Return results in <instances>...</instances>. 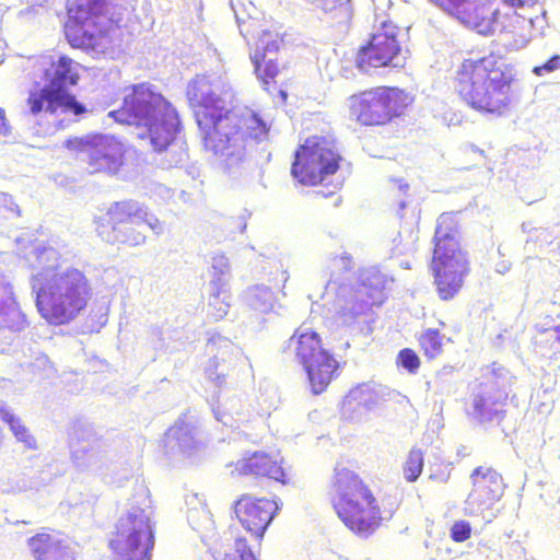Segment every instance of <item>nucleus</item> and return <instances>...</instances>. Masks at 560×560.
Wrapping results in <instances>:
<instances>
[{
  "instance_id": "obj_1",
  "label": "nucleus",
  "mask_w": 560,
  "mask_h": 560,
  "mask_svg": "<svg viewBox=\"0 0 560 560\" xmlns=\"http://www.w3.org/2000/svg\"><path fill=\"white\" fill-rule=\"evenodd\" d=\"M234 97L229 81L219 75H197L187 86V98L194 107L205 149L217 156L232 177L242 175L249 166L250 143L265 141L269 131L253 110H232Z\"/></svg>"
},
{
  "instance_id": "obj_2",
  "label": "nucleus",
  "mask_w": 560,
  "mask_h": 560,
  "mask_svg": "<svg viewBox=\"0 0 560 560\" xmlns=\"http://www.w3.org/2000/svg\"><path fill=\"white\" fill-rule=\"evenodd\" d=\"M60 254L51 246L35 245L27 254L34 271L30 283L40 316L51 325H65L85 310L91 298L86 276L78 268L62 267Z\"/></svg>"
},
{
  "instance_id": "obj_3",
  "label": "nucleus",
  "mask_w": 560,
  "mask_h": 560,
  "mask_svg": "<svg viewBox=\"0 0 560 560\" xmlns=\"http://www.w3.org/2000/svg\"><path fill=\"white\" fill-rule=\"evenodd\" d=\"M108 115L117 122L135 126L139 139L147 140L153 151L164 154L161 160L164 167H177L187 160V150L177 137L178 114L151 84L125 88L121 106Z\"/></svg>"
},
{
  "instance_id": "obj_4",
  "label": "nucleus",
  "mask_w": 560,
  "mask_h": 560,
  "mask_svg": "<svg viewBox=\"0 0 560 560\" xmlns=\"http://www.w3.org/2000/svg\"><path fill=\"white\" fill-rule=\"evenodd\" d=\"M513 74L495 56L463 61L456 78V91L472 108L502 115L512 100Z\"/></svg>"
},
{
  "instance_id": "obj_5",
  "label": "nucleus",
  "mask_w": 560,
  "mask_h": 560,
  "mask_svg": "<svg viewBox=\"0 0 560 560\" xmlns=\"http://www.w3.org/2000/svg\"><path fill=\"white\" fill-rule=\"evenodd\" d=\"M78 63L72 59L60 56L57 61L51 56H42L35 66L34 75L40 77L44 81H35L38 92H31L28 104L32 114L36 115L45 109L47 113L56 114L72 113L79 116L86 112L85 106L67 92L69 85H75L79 80Z\"/></svg>"
},
{
  "instance_id": "obj_6",
  "label": "nucleus",
  "mask_w": 560,
  "mask_h": 560,
  "mask_svg": "<svg viewBox=\"0 0 560 560\" xmlns=\"http://www.w3.org/2000/svg\"><path fill=\"white\" fill-rule=\"evenodd\" d=\"M153 509L149 490L140 486L128 502L109 540L114 560H151L154 547Z\"/></svg>"
},
{
  "instance_id": "obj_7",
  "label": "nucleus",
  "mask_w": 560,
  "mask_h": 560,
  "mask_svg": "<svg viewBox=\"0 0 560 560\" xmlns=\"http://www.w3.org/2000/svg\"><path fill=\"white\" fill-rule=\"evenodd\" d=\"M331 503L343 524L361 536H368L378 525L380 506L362 479L346 467H336Z\"/></svg>"
},
{
  "instance_id": "obj_8",
  "label": "nucleus",
  "mask_w": 560,
  "mask_h": 560,
  "mask_svg": "<svg viewBox=\"0 0 560 560\" xmlns=\"http://www.w3.org/2000/svg\"><path fill=\"white\" fill-rule=\"evenodd\" d=\"M433 242L434 282L439 296L450 300L458 293L469 272L467 254L459 246L457 221L453 214L439 217Z\"/></svg>"
},
{
  "instance_id": "obj_9",
  "label": "nucleus",
  "mask_w": 560,
  "mask_h": 560,
  "mask_svg": "<svg viewBox=\"0 0 560 560\" xmlns=\"http://www.w3.org/2000/svg\"><path fill=\"white\" fill-rule=\"evenodd\" d=\"M69 22L66 37L74 48L85 50L93 57L108 47L106 32L112 23L106 0H68Z\"/></svg>"
},
{
  "instance_id": "obj_10",
  "label": "nucleus",
  "mask_w": 560,
  "mask_h": 560,
  "mask_svg": "<svg viewBox=\"0 0 560 560\" xmlns=\"http://www.w3.org/2000/svg\"><path fill=\"white\" fill-rule=\"evenodd\" d=\"M284 351H292L303 366L313 394L323 393L335 376L338 362L320 345L315 331L296 330L287 341Z\"/></svg>"
},
{
  "instance_id": "obj_11",
  "label": "nucleus",
  "mask_w": 560,
  "mask_h": 560,
  "mask_svg": "<svg viewBox=\"0 0 560 560\" xmlns=\"http://www.w3.org/2000/svg\"><path fill=\"white\" fill-rule=\"evenodd\" d=\"M340 159L331 140L312 137L295 152L291 174L304 185H316L336 173Z\"/></svg>"
},
{
  "instance_id": "obj_12",
  "label": "nucleus",
  "mask_w": 560,
  "mask_h": 560,
  "mask_svg": "<svg viewBox=\"0 0 560 560\" xmlns=\"http://www.w3.org/2000/svg\"><path fill=\"white\" fill-rule=\"evenodd\" d=\"M407 93L395 88L381 86L349 98L351 115L363 125H382L399 116L409 105Z\"/></svg>"
},
{
  "instance_id": "obj_13",
  "label": "nucleus",
  "mask_w": 560,
  "mask_h": 560,
  "mask_svg": "<svg viewBox=\"0 0 560 560\" xmlns=\"http://www.w3.org/2000/svg\"><path fill=\"white\" fill-rule=\"evenodd\" d=\"M508 371L493 368L472 387L467 413L479 423L499 424L505 416Z\"/></svg>"
},
{
  "instance_id": "obj_14",
  "label": "nucleus",
  "mask_w": 560,
  "mask_h": 560,
  "mask_svg": "<svg viewBox=\"0 0 560 560\" xmlns=\"http://www.w3.org/2000/svg\"><path fill=\"white\" fill-rule=\"evenodd\" d=\"M386 283L383 273L368 269L361 273L360 284L355 289L341 285L337 292V308L343 323L349 324L373 306H380L385 299Z\"/></svg>"
},
{
  "instance_id": "obj_15",
  "label": "nucleus",
  "mask_w": 560,
  "mask_h": 560,
  "mask_svg": "<svg viewBox=\"0 0 560 560\" xmlns=\"http://www.w3.org/2000/svg\"><path fill=\"white\" fill-rule=\"evenodd\" d=\"M404 33L392 22H385L382 30L374 33L369 44L357 56L358 68L368 72L370 68L400 67L405 60L400 39Z\"/></svg>"
},
{
  "instance_id": "obj_16",
  "label": "nucleus",
  "mask_w": 560,
  "mask_h": 560,
  "mask_svg": "<svg viewBox=\"0 0 560 560\" xmlns=\"http://www.w3.org/2000/svg\"><path fill=\"white\" fill-rule=\"evenodd\" d=\"M108 443L91 423L78 422L71 435V458L80 470L102 472L107 464Z\"/></svg>"
},
{
  "instance_id": "obj_17",
  "label": "nucleus",
  "mask_w": 560,
  "mask_h": 560,
  "mask_svg": "<svg viewBox=\"0 0 560 560\" xmlns=\"http://www.w3.org/2000/svg\"><path fill=\"white\" fill-rule=\"evenodd\" d=\"M78 142L80 159L86 162L90 173L116 174L121 167L125 145L114 136L94 135Z\"/></svg>"
},
{
  "instance_id": "obj_18",
  "label": "nucleus",
  "mask_w": 560,
  "mask_h": 560,
  "mask_svg": "<svg viewBox=\"0 0 560 560\" xmlns=\"http://www.w3.org/2000/svg\"><path fill=\"white\" fill-rule=\"evenodd\" d=\"M472 489L465 501L467 515H479L491 509L503 495L505 483L501 474L491 467H477L470 475Z\"/></svg>"
},
{
  "instance_id": "obj_19",
  "label": "nucleus",
  "mask_w": 560,
  "mask_h": 560,
  "mask_svg": "<svg viewBox=\"0 0 560 560\" xmlns=\"http://www.w3.org/2000/svg\"><path fill=\"white\" fill-rule=\"evenodd\" d=\"M30 326L26 315L18 303L13 287L0 273V353H5L22 331Z\"/></svg>"
},
{
  "instance_id": "obj_20",
  "label": "nucleus",
  "mask_w": 560,
  "mask_h": 560,
  "mask_svg": "<svg viewBox=\"0 0 560 560\" xmlns=\"http://www.w3.org/2000/svg\"><path fill=\"white\" fill-rule=\"evenodd\" d=\"M206 351L210 359L205 368V373L217 387H221L225 383V376L230 370L244 361L241 349L221 335H213L209 338Z\"/></svg>"
},
{
  "instance_id": "obj_21",
  "label": "nucleus",
  "mask_w": 560,
  "mask_h": 560,
  "mask_svg": "<svg viewBox=\"0 0 560 560\" xmlns=\"http://www.w3.org/2000/svg\"><path fill=\"white\" fill-rule=\"evenodd\" d=\"M281 502L243 495L234 505V512L243 527L256 538H262Z\"/></svg>"
},
{
  "instance_id": "obj_22",
  "label": "nucleus",
  "mask_w": 560,
  "mask_h": 560,
  "mask_svg": "<svg viewBox=\"0 0 560 560\" xmlns=\"http://www.w3.org/2000/svg\"><path fill=\"white\" fill-rule=\"evenodd\" d=\"M165 447L172 454L183 453L190 455L201 444L199 428L194 417H180L165 433Z\"/></svg>"
},
{
  "instance_id": "obj_23",
  "label": "nucleus",
  "mask_w": 560,
  "mask_h": 560,
  "mask_svg": "<svg viewBox=\"0 0 560 560\" xmlns=\"http://www.w3.org/2000/svg\"><path fill=\"white\" fill-rule=\"evenodd\" d=\"M380 401L377 390L369 385L362 384L351 389L343 400V416L352 421H359L363 417V411L374 409Z\"/></svg>"
},
{
  "instance_id": "obj_24",
  "label": "nucleus",
  "mask_w": 560,
  "mask_h": 560,
  "mask_svg": "<svg viewBox=\"0 0 560 560\" xmlns=\"http://www.w3.org/2000/svg\"><path fill=\"white\" fill-rule=\"evenodd\" d=\"M235 470L240 475L265 476L281 483H285L283 468L272 460L267 454L255 452L249 457H244L235 464Z\"/></svg>"
},
{
  "instance_id": "obj_25",
  "label": "nucleus",
  "mask_w": 560,
  "mask_h": 560,
  "mask_svg": "<svg viewBox=\"0 0 560 560\" xmlns=\"http://www.w3.org/2000/svg\"><path fill=\"white\" fill-rule=\"evenodd\" d=\"M28 546L36 560H74L72 550L49 534L42 533L30 538Z\"/></svg>"
},
{
  "instance_id": "obj_26",
  "label": "nucleus",
  "mask_w": 560,
  "mask_h": 560,
  "mask_svg": "<svg viewBox=\"0 0 560 560\" xmlns=\"http://www.w3.org/2000/svg\"><path fill=\"white\" fill-rule=\"evenodd\" d=\"M210 405L215 420L225 427L238 425L249 419V407L237 395L226 396L223 401H210Z\"/></svg>"
},
{
  "instance_id": "obj_27",
  "label": "nucleus",
  "mask_w": 560,
  "mask_h": 560,
  "mask_svg": "<svg viewBox=\"0 0 560 560\" xmlns=\"http://www.w3.org/2000/svg\"><path fill=\"white\" fill-rule=\"evenodd\" d=\"M112 225L140 224V218L145 215V206L138 200L127 199L113 202L106 212Z\"/></svg>"
},
{
  "instance_id": "obj_28",
  "label": "nucleus",
  "mask_w": 560,
  "mask_h": 560,
  "mask_svg": "<svg viewBox=\"0 0 560 560\" xmlns=\"http://www.w3.org/2000/svg\"><path fill=\"white\" fill-rule=\"evenodd\" d=\"M51 474L47 470L23 471L10 478L8 482H1L0 490L7 493H18L28 490H38L48 485Z\"/></svg>"
},
{
  "instance_id": "obj_29",
  "label": "nucleus",
  "mask_w": 560,
  "mask_h": 560,
  "mask_svg": "<svg viewBox=\"0 0 560 560\" xmlns=\"http://www.w3.org/2000/svg\"><path fill=\"white\" fill-rule=\"evenodd\" d=\"M214 558L222 560H256L246 539L234 535L232 530L224 533L220 547L214 550Z\"/></svg>"
},
{
  "instance_id": "obj_30",
  "label": "nucleus",
  "mask_w": 560,
  "mask_h": 560,
  "mask_svg": "<svg viewBox=\"0 0 560 560\" xmlns=\"http://www.w3.org/2000/svg\"><path fill=\"white\" fill-rule=\"evenodd\" d=\"M229 285L219 280L209 282L208 312L215 319H222L230 310Z\"/></svg>"
},
{
  "instance_id": "obj_31",
  "label": "nucleus",
  "mask_w": 560,
  "mask_h": 560,
  "mask_svg": "<svg viewBox=\"0 0 560 560\" xmlns=\"http://www.w3.org/2000/svg\"><path fill=\"white\" fill-rule=\"evenodd\" d=\"M244 301L250 308L267 314L273 310L276 298L269 287L257 284L245 291Z\"/></svg>"
},
{
  "instance_id": "obj_32",
  "label": "nucleus",
  "mask_w": 560,
  "mask_h": 560,
  "mask_svg": "<svg viewBox=\"0 0 560 560\" xmlns=\"http://www.w3.org/2000/svg\"><path fill=\"white\" fill-rule=\"evenodd\" d=\"M138 224H120L112 228V233L106 237L109 243H120L129 246H141L145 243L147 236L137 229Z\"/></svg>"
},
{
  "instance_id": "obj_33",
  "label": "nucleus",
  "mask_w": 560,
  "mask_h": 560,
  "mask_svg": "<svg viewBox=\"0 0 560 560\" xmlns=\"http://www.w3.org/2000/svg\"><path fill=\"white\" fill-rule=\"evenodd\" d=\"M282 43L281 39H279L277 34H273L270 31H262L257 44H256V50L250 56L252 62L255 67V70L259 73V61L265 60L268 57H271L275 55L280 47V44Z\"/></svg>"
},
{
  "instance_id": "obj_34",
  "label": "nucleus",
  "mask_w": 560,
  "mask_h": 560,
  "mask_svg": "<svg viewBox=\"0 0 560 560\" xmlns=\"http://www.w3.org/2000/svg\"><path fill=\"white\" fill-rule=\"evenodd\" d=\"M316 8L326 13H330L334 18L342 21L349 20L352 14L351 0H307Z\"/></svg>"
},
{
  "instance_id": "obj_35",
  "label": "nucleus",
  "mask_w": 560,
  "mask_h": 560,
  "mask_svg": "<svg viewBox=\"0 0 560 560\" xmlns=\"http://www.w3.org/2000/svg\"><path fill=\"white\" fill-rule=\"evenodd\" d=\"M423 463L424 459L422 452L419 448H412L402 467L404 478L408 482L416 481L422 472Z\"/></svg>"
},
{
  "instance_id": "obj_36",
  "label": "nucleus",
  "mask_w": 560,
  "mask_h": 560,
  "mask_svg": "<svg viewBox=\"0 0 560 560\" xmlns=\"http://www.w3.org/2000/svg\"><path fill=\"white\" fill-rule=\"evenodd\" d=\"M442 339L443 336L438 331L433 329L427 330L424 334L421 335L419 342L421 348L424 351V354L429 359H434L438 357L442 351Z\"/></svg>"
},
{
  "instance_id": "obj_37",
  "label": "nucleus",
  "mask_w": 560,
  "mask_h": 560,
  "mask_svg": "<svg viewBox=\"0 0 560 560\" xmlns=\"http://www.w3.org/2000/svg\"><path fill=\"white\" fill-rule=\"evenodd\" d=\"M12 434L16 439L18 442L22 443L24 447L28 450H36L37 448V441L34 438V435L31 433L30 429L25 427V424L22 422L20 418L14 420L9 425Z\"/></svg>"
},
{
  "instance_id": "obj_38",
  "label": "nucleus",
  "mask_w": 560,
  "mask_h": 560,
  "mask_svg": "<svg viewBox=\"0 0 560 560\" xmlns=\"http://www.w3.org/2000/svg\"><path fill=\"white\" fill-rule=\"evenodd\" d=\"M212 278L210 281L219 280L222 284L229 285L230 262L224 255H214L211 262Z\"/></svg>"
},
{
  "instance_id": "obj_39",
  "label": "nucleus",
  "mask_w": 560,
  "mask_h": 560,
  "mask_svg": "<svg viewBox=\"0 0 560 560\" xmlns=\"http://www.w3.org/2000/svg\"><path fill=\"white\" fill-rule=\"evenodd\" d=\"M257 79L264 84L266 88L270 81L275 79L278 74V65L272 59V57H268L265 60L259 61V73L254 69Z\"/></svg>"
},
{
  "instance_id": "obj_40",
  "label": "nucleus",
  "mask_w": 560,
  "mask_h": 560,
  "mask_svg": "<svg viewBox=\"0 0 560 560\" xmlns=\"http://www.w3.org/2000/svg\"><path fill=\"white\" fill-rule=\"evenodd\" d=\"M397 364L406 369L409 373H415L419 368L420 360L413 350L406 348L399 351Z\"/></svg>"
},
{
  "instance_id": "obj_41",
  "label": "nucleus",
  "mask_w": 560,
  "mask_h": 560,
  "mask_svg": "<svg viewBox=\"0 0 560 560\" xmlns=\"http://www.w3.org/2000/svg\"><path fill=\"white\" fill-rule=\"evenodd\" d=\"M230 5L234 12L238 26H241V23L245 22V20L252 15V11L255 9L253 2L247 0H230Z\"/></svg>"
},
{
  "instance_id": "obj_42",
  "label": "nucleus",
  "mask_w": 560,
  "mask_h": 560,
  "mask_svg": "<svg viewBox=\"0 0 560 560\" xmlns=\"http://www.w3.org/2000/svg\"><path fill=\"white\" fill-rule=\"evenodd\" d=\"M522 229L524 232H528L530 235L526 243L528 244L530 241L539 242L541 245H548L551 244L555 240V235L551 231L545 228H537V229H527V224L523 223Z\"/></svg>"
},
{
  "instance_id": "obj_43",
  "label": "nucleus",
  "mask_w": 560,
  "mask_h": 560,
  "mask_svg": "<svg viewBox=\"0 0 560 560\" xmlns=\"http://www.w3.org/2000/svg\"><path fill=\"white\" fill-rule=\"evenodd\" d=\"M28 369L32 373L39 375H49L54 370L49 358L44 353L36 354L34 360L31 363H28Z\"/></svg>"
},
{
  "instance_id": "obj_44",
  "label": "nucleus",
  "mask_w": 560,
  "mask_h": 560,
  "mask_svg": "<svg viewBox=\"0 0 560 560\" xmlns=\"http://www.w3.org/2000/svg\"><path fill=\"white\" fill-rule=\"evenodd\" d=\"M470 535L471 526L467 521H456L450 529V536L456 542L466 541Z\"/></svg>"
},
{
  "instance_id": "obj_45",
  "label": "nucleus",
  "mask_w": 560,
  "mask_h": 560,
  "mask_svg": "<svg viewBox=\"0 0 560 560\" xmlns=\"http://www.w3.org/2000/svg\"><path fill=\"white\" fill-rule=\"evenodd\" d=\"M140 223H145L156 235H161L164 232V223L150 213L147 207L145 215L140 218Z\"/></svg>"
},
{
  "instance_id": "obj_46",
  "label": "nucleus",
  "mask_w": 560,
  "mask_h": 560,
  "mask_svg": "<svg viewBox=\"0 0 560 560\" xmlns=\"http://www.w3.org/2000/svg\"><path fill=\"white\" fill-rule=\"evenodd\" d=\"M558 69H560V56L555 55L544 65L535 67L533 72L537 75H544Z\"/></svg>"
},
{
  "instance_id": "obj_47",
  "label": "nucleus",
  "mask_w": 560,
  "mask_h": 560,
  "mask_svg": "<svg viewBox=\"0 0 560 560\" xmlns=\"http://www.w3.org/2000/svg\"><path fill=\"white\" fill-rule=\"evenodd\" d=\"M18 418L11 407L4 400L0 399V419L10 425Z\"/></svg>"
},
{
  "instance_id": "obj_48",
  "label": "nucleus",
  "mask_w": 560,
  "mask_h": 560,
  "mask_svg": "<svg viewBox=\"0 0 560 560\" xmlns=\"http://www.w3.org/2000/svg\"><path fill=\"white\" fill-rule=\"evenodd\" d=\"M3 207L11 212L19 213V207L12 201V197L8 194L0 192V208Z\"/></svg>"
},
{
  "instance_id": "obj_49",
  "label": "nucleus",
  "mask_w": 560,
  "mask_h": 560,
  "mask_svg": "<svg viewBox=\"0 0 560 560\" xmlns=\"http://www.w3.org/2000/svg\"><path fill=\"white\" fill-rule=\"evenodd\" d=\"M10 131L11 128L7 122L5 113L2 108H0V138L9 136Z\"/></svg>"
},
{
  "instance_id": "obj_50",
  "label": "nucleus",
  "mask_w": 560,
  "mask_h": 560,
  "mask_svg": "<svg viewBox=\"0 0 560 560\" xmlns=\"http://www.w3.org/2000/svg\"><path fill=\"white\" fill-rule=\"evenodd\" d=\"M153 336L156 337V340H153V345L156 349H162L164 347V342L161 337V331L159 329H154L152 331Z\"/></svg>"
},
{
  "instance_id": "obj_51",
  "label": "nucleus",
  "mask_w": 560,
  "mask_h": 560,
  "mask_svg": "<svg viewBox=\"0 0 560 560\" xmlns=\"http://www.w3.org/2000/svg\"><path fill=\"white\" fill-rule=\"evenodd\" d=\"M510 266L511 265L509 262L501 261V262L497 264L495 271L501 275H504L505 272H508L510 270Z\"/></svg>"
},
{
  "instance_id": "obj_52",
  "label": "nucleus",
  "mask_w": 560,
  "mask_h": 560,
  "mask_svg": "<svg viewBox=\"0 0 560 560\" xmlns=\"http://www.w3.org/2000/svg\"><path fill=\"white\" fill-rule=\"evenodd\" d=\"M550 338H555L560 343V325L547 330Z\"/></svg>"
},
{
  "instance_id": "obj_53",
  "label": "nucleus",
  "mask_w": 560,
  "mask_h": 560,
  "mask_svg": "<svg viewBox=\"0 0 560 560\" xmlns=\"http://www.w3.org/2000/svg\"><path fill=\"white\" fill-rule=\"evenodd\" d=\"M340 262L342 264V267L345 269H350V264H351V257L350 255L348 254H345L342 255L340 258H339Z\"/></svg>"
},
{
  "instance_id": "obj_54",
  "label": "nucleus",
  "mask_w": 560,
  "mask_h": 560,
  "mask_svg": "<svg viewBox=\"0 0 560 560\" xmlns=\"http://www.w3.org/2000/svg\"><path fill=\"white\" fill-rule=\"evenodd\" d=\"M504 3L511 5V7H522L524 4L523 0H503Z\"/></svg>"
},
{
  "instance_id": "obj_55",
  "label": "nucleus",
  "mask_w": 560,
  "mask_h": 560,
  "mask_svg": "<svg viewBox=\"0 0 560 560\" xmlns=\"http://www.w3.org/2000/svg\"><path fill=\"white\" fill-rule=\"evenodd\" d=\"M158 190H159L160 194H164L165 192L166 195H170V191H168V189L165 186L160 185L158 187Z\"/></svg>"
},
{
  "instance_id": "obj_56",
  "label": "nucleus",
  "mask_w": 560,
  "mask_h": 560,
  "mask_svg": "<svg viewBox=\"0 0 560 560\" xmlns=\"http://www.w3.org/2000/svg\"><path fill=\"white\" fill-rule=\"evenodd\" d=\"M246 222L244 220L241 221V224H240V228H241V232L243 233L245 230H246Z\"/></svg>"
},
{
  "instance_id": "obj_57",
  "label": "nucleus",
  "mask_w": 560,
  "mask_h": 560,
  "mask_svg": "<svg viewBox=\"0 0 560 560\" xmlns=\"http://www.w3.org/2000/svg\"><path fill=\"white\" fill-rule=\"evenodd\" d=\"M282 276H283V280H284V282H287V281H288V279H289V273H288V271H287V270H283V271H282Z\"/></svg>"
},
{
  "instance_id": "obj_58",
  "label": "nucleus",
  "mask_w": 560,
  "mask_h": 560,
  "mask_svg": "<svg viewBox=\"0 0 560 560\" xmlns=\"http://www.w3.org/2000/svg\"><path fill=\"white\" fill-rule=\"evenodd\" d=\"M402 266H404L405 268H410L408 262L402 264Z\"/></svg>"
}]
</instances>
